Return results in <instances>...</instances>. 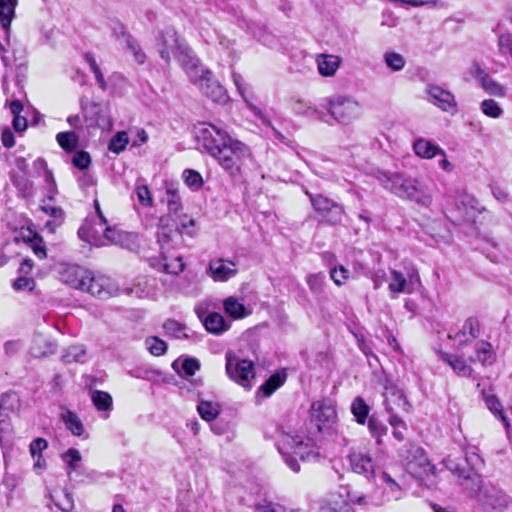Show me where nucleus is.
<instances>
[{
	"label": "nucleus",
	"mask_w": 512,
	"mask_h": 512,
	"mask_svg": "<svg viewBox=\"0 0 512 512\" xmlns=\"http://www.w3.org/2000/svg\"><path fill=\"white\" fill-rule=\"evenodd\" d=\"M348 496V492H346V495L342 493L330 494L327 500V512H354L347 500Z\"/></svg>",
	"instance_id": "34"
},
{
	"label": "nucleus",
	"mask_w": 512,
	"mask_h": 512,
	"mask_svg": "<svg viewBox=\"0 0 512 512\" xmlns=\"http://www.w3.org/2000/svg\"><path fill=\"white\" fill-rule=\"evenodd\" d=\"M182 177H183L185 184L192 190H198L203 185V179H202L201 174L195 170H192V169L184 170Z\"/></svg>",
	"instance_id": "56"
},
{
	"label": "nucleus",
	"mask_w": 512,
	"mask_h": 512,
	"mask_svg": "<svg viewBox=\"0 0 512 512\" xmlns=\"http://www.w3.org/2000/svg\"><path fill=\"white\" fill-rule=\"evenodd\" d=\"M203 40L219 51L226 52L229 57L232 56V42L225 36L220 35L216 30L204 29L201 33Z\"/></svg>",
	"instance_id": "30"
},
{
	"label": "nucleus",
	"mask_w": 512,
	"mask_h": 512,
	"mask_svg": "<svg viewBox=\"0 0 512 512\" xmlns=\"http://www.w3.org/2000/svg\"><path fill=\"white\" fill-rule=\"evenodd\" d=\"M19 398L15 393H7L0 399V442L7 438L12 427L10 415L19 408Z\"/></svg>",
	"instance_id": "15"
},
{
	"label": "nucleus",
	"mask_w": 512,
	"mask_h": 512,
	"mask_svg": "<svg viewBox=\"0 0 512 512\" xmlns=\"http://www.w3.org/2000/svg\"><path fill=\"white\" fill-rule=\"evenodd\" d=\"M384 398V406L388 413L395 412L396 409H401L404 412L410 410V404L404 393L394 386L385 388Z\"/></svg>",
	"instance_id": "24"
},
{
	"label": "nucleus",
	"mask_w": 512,
	"mask_h": 512,
	"mask_svg": "<svg viewBox=\"0 0 512 512\" xmlns=\"http://www.w3.org/2000/svg\"><path fill=\"white\" fill-rule=\"evenodd\" d=\"M420 283V276L415 267L408 268L406 276L402 272L392 269L390 271L388 289L394 294H411L414 290V286L419 285Z\"/></svg>",
	"instance_id": "11"
},
{
	"label": "nucleus",
	"mask_w": 512,
	"mask_h": 512,
	"mask_svg": "<svg viewBox=\"0 0 512 512\" xmlns=\"http://www.w3.org/2000/svg\"><path fill=\"white\" fill-rule=\"evenodd\" d=\"M348 274L349 271L343 266H340L339 269L334 268L330 271L331 279L338 286L343 284L344 280L348 278Z\"/></svg>",
	"instance_id": "64"
},
{
	"label": "nucleus",
	"mask_w": 512,
	"mask_h": 512,
	"mask_svg": "<svg viewBox=\"0 0 512 512\" xmlns=\"http://www.w3.org/2000/svg\"><path fill=\"white\" fill-rule=\"evenodd\" d=\"M374 177L383 188L401 199L423 207H428L432 203L428 186L418 178L384 170H377Z\"/></svg>",
	"instance_id": "2"
},
{
	"label": "nucleus",
	"mask_w": 512,
	"mask_h": 512,
	"mask_svg": "<svg viewBox=\"0 0 512 512\" xmlns=\"http://www.w3.org/2000/svg\"><path fill=\"white\" fill-rule=\"evenodd\" d=\"M476 360L483 366H490L496 360L495 352L493 351L492 345L487 341H479L475 345ZM475 361V359H471Z\"/></svg>",
	"instance_id": "33"
},
{
	"label": "nucleus",
	"mask_w": 512,
	"mask_h": 512,
	"mask_svg": "<svg viewBox=\"0 0 512 512\" xmlns=\"http://www.w3.org/2000/svg\"><path fill=\"white\" fill-rule=\"evenodd\" d=\"M485 403L488 409L493 413V415L498 418L504 425V427L509 430L510 422L504 413L503 407L499 399L495 395H488L485 398Z\"/></svg>",
	"instance_id": "44"
},
{
	"label": "nucleus",
	"mask_w": 512,
	"mask_h": 512,
	"mask_svg": "<svg viewBox=\"0 0 512 512\" xmlns=\"http://www.w3.org/2000/svg\"><path fill=\"white\" fill-rule=\"evenodd\" d=\"M195 138L203 151L214 158L232 136L215 124L203 122L195 127Z\"/></svg>",
	"instance_id": "6"
},
{
	"label": "nucleus",
	"mask_w": 512,
	"mask_h": 512,
	"mask_svg": "<svg viewBox=\"0 0 512 512\" xmlns=\"http://www.w3.org/2000/svg\"><path fill=\"white\" fill-rule=\"evenodd\" d=\"M294 110L297 114L305 116L310 119L319 120L322 122H328L327 115L317 108L313 107L309 103L298 101L294 106Z\"/></svg>",
	"instance_id": "42"
},
{
	"label": "nucleus",
	"mask_w": 512,
	"mask_h": 512,
	"mask_svg": "<svg viewBox=\"0 0 512 512\" xmlns=\"http://www.w3.org/2000/svg\"><path fill=\"white\" fill-rule=\"evenodd\" d=\"M174 58L185 70L191 82L198 80L199 74L207 70L201 65L200 60L187 43L180 47V50L176 53Z\"/></svg>",
	"instance_id": "16"
},
{
	"label": "nucleus",
	"mask_w": 512,
	"mask_h": 512,
	"mask_svg": "<svg viewBox=\"0 0 512 512\" xmlns=\"http://www.w3.org/2000/svg\"><path fill=\"white\" fill-rule=\"evenodd\" d=\"M91 401L97 411L105 412V418L108 417L109 412L113 406L112 396L108 392L102 390H93L91 392Z\"/></svg>",
	"instance_id": "39"
},
{
	"label": "nucleus",
	"mask_w": 512,
	"mask_h": 512,
	"mask_svg": "<svg viewBox=\"0 0 512 512\" xmlns=\"http://www.w3.org/2000/svg\"><path fill=\"white\" fill-rule=\"evenodd\" d=\"M145 346H146V349L153 356H162L167 351L166 342L156 336L147 337L145 340Z\"/></svg>",
	"instance_id": "49"
},
{
	"label": "nucleus",
	"mask_w": 512,
	"mask_h": 512,
	"mask_svg": "<svg viewBox=\"0 0 512 512\" xmlns=\"http://www.w3.org/2000/svg\"><path fill=\"white\" fill-rule=\"evenodd\" d=\"M342 59L337 55L320 54L316 57L317 68L321 76L332 77L340 67Z\"/></svg>",
	"instance_id": "28"
},
{
	"label": "nucleus",
	"mask_w": 512,
	"mask_h": 512,
	"mask_svg": "<svg viewBox=\"0 0 512 512\" xmlns=\"http://www.w3.org/2000/svg\"><path fill=\"white\" fill-rule=\"evenodd\" d=\"M232 79H233V82H234V84H235V86L237 88V91L242 96V98L244 99V101L247 104L248 109L253 113V115L255 117H257L264 125H266L268 127H271L273 132H274V136L279 141H281V142H283L285 144H288V141L285 138V136L272 126L271 121L266 117V115H264L263 112L257 106H255L253 103H251L247 99V97H246V84H245V81H244L243 77L241 75L233 72L232 73Z\"/></svg>",
	"instance_id": "17"
},
{
	"label": "nucleus",
	"mask_w": 512,
	"mask_h": 512,
	"mask_svg": "<svg viewBox=\"0 0 512 512\" xmlns=\"http://www.w3.org/2000/svg\"><path fill=\"white\" fill-rule=\"evenodd\" d=\"M197 411L203 420L211 422L219 416L221 406L217 402L200 400L197 405Z\"/></svg>",
	"instance_id": "40"
},
{
	"label": "nucleus",
	"mask_w": 512,
	"mask_h": 512,
	"mask_svg": "<svg viewBox=\"0 0 512 512\" xmlns=\"http://www.w3.org/2000/svg\"><path fill=\"white\" fill-rule=\"evenodd\" d=\"M441 359L447 363L458 376L471 377L473 369L462 357L443 353Z\"/></svg>",
	"instance_id": "31"
},
{
	"label": "nucleus",
	"mask_w": 512,
	"mask_h": 512,
	"mask_svg": "<svg viewBox=\"0 0 512 512\" xmlns=\"http://www.w3.org/2000/svg\"><path fill=\"white\" fill-rule=\"evenodd\" d=\"M480 109L484 115L490 118H500L503 114V109L493 99H485L480 104Z\"/></svg>",
	"instance_id": "55"
},
{
	"label": "nucleus",
	"mask_w": 512,
	"mask_h": 512,
	"mask_svg": "<svg viewBox=\"0 0 512 512\" xmlns=\"http://www.w3.org/2000/svg\"><path fill=\"white\" fill-rule=\"evenodd\" d=\"M314 209L320 213L328 223L337 224L341 221L343 208L333 200L322 195H313L307 192Z\"/></svg>",
	"instance_id": "13"
},
{
	"label": "nucleus",
	"mask_w": 512,
	"mask_h": 512,
	"mask_svg": "<svg viewBox=\"0 0 512 512\" xmlns=\"http://www.w3.org/2000/svg\"><path fill=\"white\" fill-rule=\"evenodd\" d=\"M223 308L225 313L233 319H242L249 315L245 305L234 296H229L223 301Z\"/></svg>",
	"instance_id": "32"
},
{
	"label": "nucleus",
	"mask_w": 512,
	"mask_h": 512,
	"mask_svg": "<svg viewBox=\"0 0 512 512\" xmlns=\"http://www.w3.org/2000/svg\"><path fill=\"white\" fill-rule=\"evenodd\" d=\"M385 64L393 71H400L405 66L404 57L396 52H387L384 55Z\"/></svg>",
	"instance_id": "57"
},
{
	"label": "nucleus",
	"mask_w": 512,
	"mask_h": 512,
	"mask_svg": "<svg viewBox=\"0 0 512 512\" xmlns=\"http://www.w3.org/2000/svg\"><path fill=\"white\" fill-rule=\"evenodd\" d=\"M479 85L485 91V93L490 96L498 98H504L506 96V87L498 81L494 80L490 75L484 78Z\"/></svg>",
	"instance_id": "45"
},
{
	"label": "nucleus",
	"mask_w": 512,
	"mask_h": 512,
	"mask_svg": "<svg viewBox=\"0 0 512 512\" xmlns=\"http://www.w3.org/2000/svg\"><path fill=\"white\" fill-rule=\"evenodd\" d=\"M72 163L75 167L84 170L87 169L91 163V157L88 152L78 151L72 158Z\"/></svg>",
	"instance_id": "61"
},
{
	"label": "nucleus",
	"mask_w": 512,
	"mask_h": 512,
	"mask_svg": "<svg viewBox=\"0 0 512 512\" xmlns=\"http://www.w3.org/2000/svg\"><path fill=\"white\" fill-rule=\"evenodd\" d=\"M61 459L67 465L68 474H70L78 468V464L81 462L82 456L79 450L70 448L61 455Z\"/></svg>",
	"instance_id": "54"
},
{
	"label": "nucleus",
	"mask_w": 512,
	"mask_h": 512,
	"mask_svg": "<svg viewBox=\"0 0 512 512\" xmlns=\"http://www.w3.org/2000/svg\"><path fill=\"white\" fill-rule=\"evenodd\" d=\"M377 477L385 485L384 493L387 495V501H399L406 495L403 485L387 472L379 471Z\"/></svg>",
	"instance_id": "26"
},
{
	"label": "nucleus",
	"mask_w": 512,
	"mask_h": 512,
	"mask_svg": "<svg viewBox=\"0 0 512 512\" xmlns=\"http://www.w3.org/2000/svg\"><path fill=\"white\" fill-rule=\"evenodd\" d=\"M86 354V350L82 345L70 346L62 355L64 363L82 362Z\"/></svg>",
	"instance_id": "52"
},
{
	"label": "nucleus",
	"mask_w": 512,
	"mask_h": 512,
	"mask_svg": "<svg viewBox=\"0 0 512 512\" xmlns=\"http://www.w3.org/2000/svg\"><path fill=\"white\" fill-rule=\"evenodd\" d=\"M185 44V40L178 35L174 28L167 27L160 32L157 38V51L161 59L166 64H170L172 57H175L180 47Z\"/></svg>",
	"instance_id": "10"
},
{
	"label": "nucleus",
	"mask_w": 512,
	"mask_h": 512,
	"mask_svg": "<svg viewBox=\"0 0 512 512\" xmlns=\"http://www.w3.org/2000/svg\"><path fill=\"white\" fill-rule=\"evenodd\" d=\"M13 288L18 291H31L34 288V280L26 276H21L14 281Z\"/></svg>",
	"instance_id": "63"
},
{
	"label": "nucleus",
	"mask_w": 512,
	"mask_h": 512,
	"mask_svg": "<svg viewBox=\"0 0 512 512\" xmlns=\"http://www.w3.org/2000/svg\"><path fill=\"white\" fill-rule=\"evenodd\" d=\"M428 101L445 112L454 111L456 108V100L454 95L437 85H429L427 88Z\"/></svg>",
	"instance_id": "20"
},
{
	"label": "nucleus",
	"mask_w": 512,
	"mask_h": 512,
	"mask_svg": "<svg viewBox=\"0 0 512 512\" xmlns=\"http://www.w3.org/2000/svg\"><path fill=\"white\" fill-rule=\"evenodd\" d=\"M129 51L133 54L134 60L138 64H144L146 61V54L142 50L140 44L133 38L127 37V42L125 43Z\"/></svg>",
	"instance_id": "58"
},
{
	"label": "nucleus",
	"mask_w": 512,
	"mask_h": 512,
	"mask_svg": "<svg viewBox=\"0 0 512 512\" xmlns=\"http://www.w3.org/2000/svg\"><path fill=\"white\" fill-rule=\"evenodd\" d=\"M311 419L317 429L326 434H333L337 421V413L330 399H322L312 403Z\"/></svg>",
	"instance_id": "8"
},
{
	"label": "nucleus",
	"mask_w": 512,
	"mask_h": 512,
	"mask_svg": "<svg viewBox=\"0 0 512 512\" xmlns=\"http://www.w3.org/2000/svg\"><path fill=\"white\" fill-rule=\"evenodd\" d=\"M56 139L60 147L66 151L74 150L78 144V137L73 131L60 132Z\"/></svg>",
	"instance_id": "50"
},
{
	"label": "nucleus",
	"mask_w": 512,
	"mask_h": 512,
	"mask_svg": "<svg viewBox=\"0 0 512 512\" xmlns=\"http://www.w3.org/2000/svg\"><path fill=\"white\" fill-rule=\"evenodd\" d=\"M325 275L323 273L310 274L306 278V282L314 294H319L323 291Z\"/></svg>",
	"instance_id": "59"
},
{
	"label": "nucleus",
	"mask_w": 512,
	"mask_h": 512,
	"mask_svg": "<svg viewBox=\"0 0 512 512\" xmlns=\"http://www.w3.org/2000/svg\"><path fill=\"white\" fill-rule=\"evenodd\" d=\"M286 379L285 373H276L271 375L258 389L256 393V397H269L271 396L279 387H281Z\"/></svg>",
	"instance_id": "37"
},
{
	"label": "nucleus",
	"mask_w": 512,
	"mask_h": 512,
	"mask_svg": "<svg viewBox=\"0 0 512 512\" xmlns=\"http://www.w3.org/2000/svg\"><path fill=\"white\" fill-rule=\"evenodd\" d=\"M209 271L213 280L217 282H225L237 274L236 264L223 258L211 260Z\"/></svg>",
	"instance_id": "23"
},
{
	"label": "nucleus",
	"mask_w": 512,
	"mask_h": 512,
	"mask_svg": "<svg viewBox=\"0 0 512 512\" xmlns=\"http://www.w3.org/2000/svg\"><path fill=\"white\" fill-rule=\"evenodd\" d=\"M54 504L63 512H70L74 508L73 495L67 490L63 489L52 495Z\"/></svg>",
	"instance_id": "46"
},
{
	"label": "nucleus",
	"mask_w": 512,
	"mask_h": 512,
	"mask_svg": "<svg viewBox=\"0 0 512 512\" xmlns=\"http://www.w3.org/2000/svg\"><path fill=\"white\" fill-rule=\"evenodd\" d=\"M482 501L493 509H503L508 506L510 498L500 489L489 486L482 492Z\"/></svg>",
	"instance_id": "27"
},
{
	"label": "nucleus",
	"mask_w": 512,
	"mask_h": 512,
	"mask_svg": "<svg viewBox=\"0 0 512 512\" xmlns=\"http://www.w3.org/2000/svg\"><path fill=\"white\" fill-rule=\"evenodd\" d=\"M17 0H0V24L8 35L11 22L15 17Z\"/></svg>",
	"instance_id": "38"
},
{
	"label": "nucleus",
	"mask_w": 512,
	"mask_h": 512,
	"mask_svg": "<svg viewBox=\"0 0 512 512\" xmlns=\"http://www.w3.org/2000/svg\"><path fill=\"white\" fill-rule=\"evenodd\" d=\"M414 153L422 159H432L436 156L445 157L446 152L431 140L420 137L413 143Z\"/></svg>",
	"instance_id": "25"
},
{
	"label": "nucleus",
	"mask_w": 512,
	"mask_h": 512,
	"mask_svg": "<svg viewBox=\"0 0 512 512\" xmlns=\"http://www.w3.org/2000/svg\"><path fill=\"white\" fill-rule=\"evenodd\" d=\"M203 324L206 330L213 334H221L228 330L230 324L220 313H210L203 319Z\"/></svg>",
	"instance_id": "35"
},
{
	"label": "nucleus",
	"mask_w": 512,
	"mask_h": 512,
	"mask_svg": "<svg viewBox=\"0 0 512 512\" xmlns=\"http://www.w3.org/2000/svg\"><path fill=\"white\" fill-rule=\"evenodd\" d=\"M80 290L100 299H105L117 293V286L111 278L104 275H94L89 271V277H87L85 285Z\"/></svg>",
	"instance_id": "12"
},
{
	"label": "nucleus",
	"mask_w": 512,
	"mask_h": 512,
	"mask_svg": "<svg viewBox=\"0 0 512 512\" xmlns=\"http://www.w3.org/2000/svg\"><path fill=\"white\" fill-rule=\"evenodd\" d=\"M368 429L371 436L375 438L376 443L381 445L383 436L387 435L388 432L387 426L376 417L371 416L368 419Z\"/></svg>",
	"instance_id": "47"
},
{
	"label": "nucleus",
	"mask_w": 512,
	"mask_h": 512,
	"mask_svg": "<svg viewBox=\"0 0 512 512\" xmlns=\"http://www.w3.org/2000/svg\"><path fill=\"white\" fill-rule=\"evenodd\" d=\"M480 335V322L477 317H468L462 327L449 333V338L458 342L460 345L467 344L477 339Z\"/></svg>",
	"instance_id": "21"
},
{
	"label": "nucleus",
	"mask_w": 512,
	"mask_h": 512,
	"mask_svg": "<svg viewBox=\"0 0 512 512\" xmlns=\"http://www.w3.org/2000/svg\"><path fill=\"white\" fill-rule=\"evenodd\" d=\"M351 412L358 424L364 425L367 421L370 407L362 397H356L351 403Z\"/></svg>",
	"instance_id": "43"
},
{
	"label": "nucleus",
	"mask_w": 512,
	"mask_h": 512,
	"mask_svg": "<svg viewBox=\"0 0 512 512\" xmlns=\"http://www.w3.org/2000/svg\"><path fill=\"white\" fill-rule=\"evenodd\" d=\"M349 462L355 473L362 474L368 479H376L378 473L375 471V465L369 454L363 452H353L349 455Z\"/></svg>",
	"instance_id": "22"
},
{
	"label": "nucleus",
	"mask_w": 512,
	"mask_h": 512,
	"mask_svg": "<svg viewBox=\"0 0 512 512\" xmlns=\"http://www.w3.org/2000/svg\"><path fill=\"white\" fill-rule=\"evenodd\" d=\"M325 108L331 119L339 125H350L362 114L361 104L351 96L334 95L326 99Z\"/></svg>",
	"instance_id": "4"
},
{
	"label": "nucleus",
	"mask_w": 512,
	"mask_h": 512,
	"mask_svg": "<svg viewBox=\"0 0 512 512\" xmlns=\"http://www.w3.org/2000/svg\"><path fill=\"white\" fill-rule=\"evenodd\" d=\"M163 328L165 333L169 336L175 337L177 339L188 338V334L186 332V326L176 320L168 319L164 322Z\"/></svg>",
	"instance_id": "48"
},
{
	"label": "nucleus",
	"mask_w": 512,
	"mask_h": 512,
	"mask_svg": "<svg viewBox=\"0 0 512 512\" xmlns=\"http://www.w3.org/2000/svg\"><path fill=\"white\" fill-rule=\"evenodd\" d=\"M12 182L23 197H31L33 195V183L25 175H14Z\"/></svg>",
	"instance_id": "53"
},
{
	"label": "nucleus",
	"mask_w": 512,
	"mask_h": 512,
	"mask_svg": "<svg viewBox=\"0 0 512 512\" xmlns=\"http://www.w3.org/2000/svg\"><path fill=\"white\" fill-rule=\"evenodd\" d=\"M47 447L48 443L44 438H36L30 443L29 450L32 457L36 458V456L42 455V451Z\"/></svg>",
	"instance_id": "62"
},
{
	"label": "nucleus",
	"mask_w": 512,
	"mask_h": 512,
	"mask_svg": "<svg viewBox=\"0 0 512 512\" xmlns=\"http://www.w3.org/2000/svg\"><path fill=\"white\" fill-rule=\"evenodd\" d=\"M447 468L453 473L457 474L461 479L460 484L462 487L471 494L481 491V477L473 469H465L454 463L453 460L447 459Z\"/></svg>",
	"instance_id": "19"
},
{
	"label": "nucleus",
	"mask_w": 512,
	"mask_h": 512,
	"mask_svg": "<svg viewBox=\"0 0 512 512\" xmlns=\"http://www.w3.org/2000/svg\"><path fill=\"white\" fill-rule=\"evenodd\" d=\"M226 372L229 378L246 389L251 388L255 377L254 365L251 361L238 359L234 354H226Z\"/></svg>",
	"instance_id": "9"
},
{
	"label": "nucleus",
	"mask_w": 512,
	"mask_h": 512,
	"mask_svg": "<svg viewBox=\"0 0 512 512\" xmlns=\"http://www.w3.org/2000/svg\"><path fill=\"white\" fill-rule=\"evenodd\" d=\"M192 83L212 101L217 103L227 101L228 96L225 89L212 77V73L208 69L199 74L198 80L192 81Z\"/></svg>",
	"instance_id": "14"
},
{
	"label": "nucleus",
	"mask_w": 512,
	"mask_h": 512,
	"mask_svg": "<svg viewBox=\"0 0 512 512\" xmlns=\"http://www.w3.org/2000/svg\"><path fill=\"white\" fill-rule=\"evenodd\" d=\"M128 143V134L125 131H120L112 137L108 149L115 154H119L125 150Z\"/></svg>",
	"instance_id": "51"
},
{
	"label": "nucleus",
	"mask_w": 512,
	"mask_h": 512,
	"mask_svg": "<svg viewBox=\"0 0 512 512\" xmlns=\"http://www.w3.org/2000/svg\"><path fill=\"white\" fill-rule=\"evenodd\" d=\"M97 215L101 229L99 230L96 225L88 226L86 224L78 230L80 238L95 246L123 245V239L127 237V234L106 226L107 220L102 212Z\"/></svg>",
	"instance_id": "7"
},
{
	"label": "nucleus",
	"mask_w": 512,
	"mask_h": 512,
	"mask_svg": "<svg viewBox=\"0 0 512 512\" xmlns=\"http://www.w3.org/2000/svg\"><path fill=\"white\" fill-rule=\"evenodd\" d=\"M174 370L182 377L193 376L200 368V363L195 358L179 359L173 363Z\"/></svg>",
	"instance_id": "41"
},
{
	"label": "nucleus",
	"mask_w": 512,
	"mask_h": 512,
	"mask_svg": "<svg viewBox=\"0 0 512 512\" xmlns=\"http://www.w3.org/2000/svg\"><path fill=\"white\" fill-rule=\"evenodd\" d=\"M58 275L63 283L80 290L89 277V270L79 265L63 263L58 266Z\"/></svg>",
	"instance_id": "18"
},
{
	"label": "nucleus",
	"mask_w": 512,
	"mask_h": 512,
	"mask_svg": "<svg viewBox=\"0 0 512 512\" xmlns=\"http://www.w3.org/2000/svg\"><path fill=\"white\" fill-rule=\"evenodd\" d=\"M56 351V345L42 334L34 335L30 354L36 358L47 357Z\"/></svg>",
	"instance_id": "29"
},
{
	"label": "nucleus",
	"mask_w": 512,
	"mask_h": 512,
	"mask_svg": "<svg viewBox=\"0 0 512 512\" xmlns=\"http://www.w3.org/2000/svg\"><path fill=\"white\" fill-rule=\"evenodd\" d=\"M138 201L142 206L151 207L153 206V197L149 188L146 185H138L135 188Z\"/></svg>",
	"instance_id": "60"
},
{
	"label": "nucleus",
	"mask_w": 512,
	"mask_h": 512,
	"mask_svg": "<svg viewBox=\"0 0 512 512\" xmlns=\"http://www.w3.org/2000/svg\"><path fill=\"white\" fill-rule=\"evenodd\" d=\"M278 450L293 472L300 471L298 458L304 461L312 455L308 442H305L301 436L285 432L281 433L278 439Z\"/></svg>",
	"instance_id": "5"
},
{
	"label": "nucleus",
	"mask_w": 512,
	"mask_h": 512,
	"mask_svg": "<svg viewBox=\"0 0 512 512\" xmlns=\"http://www.w3.org/2000/svg\"><path fill=\"white\" fill-rule=\"evenodd\" d=\"M252 157L251 149L244 142L232 137L214 159L231 176L240 173L242 166Z\"/></svg>",
	"instance_id": "3"
},
{
	"label": "nucleus",
	"mask_w": 512,
	"mask_h": 512,
	"mask_svg": "<svg viewBox=\"0 0 512 512\" xmlns=\"http://www.w3.org/2000/svg\"><path fill=\"white\" fill-rule=\"evenodd\" d=\"M60 418L62 422L64 423L67 430H69L74 436H82L84 433V425L79 418V416L68 409H65L61 415Z\"/></svg>",
	"instance_id": "36"
},
{
	"label": "nucleus",
	"mask_w": 512,
	"mask_h": 512,
	"mask_svg": "<svg viewBox=\"0 0 512 512\" xmlns=\"http://www.w3.org/2000/svg\"><path fill=\"white\" fill-rule=\"evenodd\" d=\"M168 209V215L159 219L157 242L160 246L159 267L168 274L177 275L185 268V263L180 254L176 252L182 245V230L195 225V220L190 219L187 223H177L173 216L178 218L182 210L181 198L173 186H167L165 196L162 200Z\"/></svg>",
	"instance_id": "1"
}]
</instances>
